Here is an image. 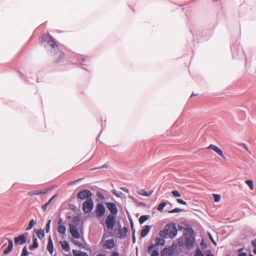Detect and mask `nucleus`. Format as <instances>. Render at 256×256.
<instances>
[{
    "instance_id": "nucleus-38",
    "label": "nucleus",
    "mask_w": 256,
    "mask_h": 256,
    "mask_svg": "<svg viewBox=\"0 0 256 256\" xmlns=\"http://www.w3.org/2000/svg\"><path fill=\"white\" fill-rule=\"evenodd\" d=\"M252 245L254 247V249L253 250V252L256 254V239L254 240L252 242Z\"/></svg>"
},
{
    "instance_id": "nucleus-19",
    "label": "nucleus",
    "mask_w": 256,
    "mask_h": 256,
    "mask_svg": "<svg viewBox=\"0 0 256 256\" xmlns=\"http://www.w3.org/2000/svg\"><path fill=\"white\" fill-rule=\"evenodd\" d=\"M72 253L74 256H88L86 252L79 250H72Z\"/></svg>"
},
{
    "instance_id": "nucleus-25",
    "label": "nucleus",
    "mask_w": 256,
    "mask_h": 256,
    "mask_svg": "<svg viewBox=\"0 0 256 256\" xmlns=\"http://www.w3.org/2000/svg\"><path fill=\"white\" fill-rule=\"evenodd\" d=\"M36 236H38L40 239H42V238H44V230H42V229H39V230H38L36 231Z\"/></svg>"
},
{
    "instance_id": "nucleus-5",
    "label": "nucleus",
    "mask_w": 256,
    "mask_h": 256,
    "mask_svg": "<svg viewBox=\"0 0 256 256\" xmlns=\"http://www.w3.org/2000/svg\"><path fill=\"white\" fill-rule=\"evenodd\" d=\"M92 193L90 190H84L78 193L77 195V198L81 200H84L85 199L87 200V199L92 198Z\"/></svg>"
},
{
    "instance_id": "nucleus-44",
    "label": "nucleus",
    "mask_w": 256,
    "mask_h": 256,
    "mask_svg": "<svg viewBox=\"0 0 256 256\" xmlns=\"http://www.w3.org/2000/svg\"><path fill=\"white\" fill-rule=\"evenodd\" d=\"M206 256H213V255L211 254L210 250H208L207 252Z\"/></svg>"
},
{
    "instance_id": "nucleus-15",
    "label": "nucleus",
    "mask_w": 256,
    "mask_h": 256,
    "mask_svg": "<svg viewBox=\"0 0 256 256\" xmlns=\"http://www.w3.org/2000/svg\"><path fill=\"white\" fill-rule=\"evenodd\" d=\"M104 246L108 249H112L114 246V240L112 239L106 240Z\"/></svg>"
},
{
    "instance_id": "nucleus-43",
    "label": "nucleus",
    "mask_w": 256,
    "mask_h": 256,
    "mask_svg": "<svg viewBox=\"0 0 256 256\" xmlns=\"http://www.w3.org/2000/svg\"><path fill=\"white\" fill-rule=\"evenodd\" d=\"M110 256H118V254L117 252H113Z\"/></svg>"
},
{
    "instance_id": "nucleus-22",
    "label": "nucleus",
    "mask_w": 256,
    "mask_h": 256,
    "mask_svg": "<svg viewBox=\"0 0 256 256\" xmlns=\"http://www.w3.org/2000/svg\"><path fill=\"white\" fill-rule=\"evenodd\" d=\"M62 248L66 251H69L70 250V247L66 241H63L60 242Z\"/></svg>"
},
{
    "instance_id": "nucleus-23",
    "label": "nucleus",
    "mask_w": 256,
    "mask_h": 256,
    "mask_svg": "<svg viewBox=\"0 0 256 256\" xmlns=\"http://www.w3.org/2000/svg\"><path fill=\"white\" fill-rule=\"evenodd\" d=\"M152 193H153V191H150V192H146V191H144V190H142L140 192H138V194H140V196H147V197L150 196Z\"/></svg>"
},
{
    "instance_id": "nucleus-36",
    "label": "nucleus",
    "mask_w": 256,
    "mask_h": 256,
    "mask_svg": "<svg viewBox=\"0 0 256 256\" xmlns=\"http://www.w3.org/2000/svg\"><path fill=\"white\" fill-rule=\"evenodd\" d=\"M183 211V210L180 209L178 208H175L173 210H172L168 212L169 213H174V212H178Z\"/></svg>"
},
{
    "instance_id": "nucleus-8",
    "label": "nucleus",
    "mask_w": 256,
    "mask_h": 256,
    "mask_svg": "<svg viewBox=\"0 0 256 256\" xmlns=\"http://www.w3.org/2000/svg\"><path fill=\"white\" fill-rule=\"evenodd\" d=\"M164 238H157L155 240V244H151L148 246V252H150V251L152 250L153 248H154L155 246H158L159 245H164Z\"/></svg>"
},
{
    "instance_id": "nucleus-49",
    "label": "nucleus",
    "mask_w": 256,
    "mask_h": 256,
    "mask_svg": "<svg viewBox=\"0 0 256 256\" xmlns=\"http://www.w3.org/2000/svg\"><path fill=\"white\" fill-rule=\"evenodd\" d=\"M132 240H133V241L134 242V240H135V238H134V236H133V237H132Z\"/></svg>"
},
{
    "instance_id": "nucleus-50",
    "label": "nucleus",
    "mask_w": 256,
    "mask_h": 256,
    "mask_svg": "<svg viewBox=\"0 0 256 256\" xmlns=\"http://www.w3.org/2000/svg\"><path fill=\"white\" fill-rule=\"evenodd\" d=\"M249 256H252V255H250Z\"/></svg>"
},
{
    "instance_id": "nucleus-45",
    "label": "nucleus",
    "mask_w": 256,
    "mask_h": 256,
    "mask_svg": "<svg viewBox=\"0 0 256 256\" xmlns=\"http://www.w3.org/2000/svg\"><path fill=\"white\" fill-rule=\"evenodd\" d=\"M238 256H246V254L245 252L240 253Z\"/></svg>"
},
{
    "instance_id": "nucleus-4",
    "label": "nucleus",
    "mask_w": 256,
    "mask_h": 256,
    "mask_svg": "<svg viewBox=\"0 0 256 256\" xmlns=\"http://www.w3.org/2000/svg\"><path fill=\"white\" fill-rule=\"evenodd\" d=\"M106 224L108 230H112L116 224V216L108 214L106 218Z\"/></svg>"
},
{
    "instance_id": "nucleus-14",
    "label": "nucleus",
    "mask_w": 256,
    "mask_h": 256,
    "mask_svg": "<svg viewBox=\"0 0 256 256\" xmlns=\"http://www.w3.org/2000/svg\"><path fill=\"white\" fill-rule=\"evenodd\" d=\"M128 228L124 227L122 228H119L118 232V236L120 238H124L126 236Z\"/></svg>"
},
{
    "instance_id": "nucleus-46",
    "label": "nucleus",
    "mask_w": 256,
    "mask_h": 256,
    "mask_svg": "<svg viewBox=\"0 0 256 256\" xmlns=\"http://www.w3.org/2000/svg\"><path fill=\"white\" fill-rule=\"evenodd\" d=\"M130 226H131L132 229L133 230L134 224H133L132 222H130Z\"/></svg>"
},
{
    "instance_id": "nucleus-33",
    "label": "nucleus",
    "mask_w": 256,
    "mask_h": 256,
    "mask_svg": "<svg viewBox=\"0 0 256 256\" xmlns=\"http://www.w3.org/2000/svg\"><path fill=\"white\" fill-rule=\"evenodd\" d=\"M28 252L27 250V248L26 246H24L21 254V256H28Z\"/></svg>"
},
{
    "instance_id": "nucleus-32",
    "label": "nucleus",
    "mask_w": 256,
    "mask_h": 256,
    "mask_svg": "<svg viewBox=\"0 0 256 256\" xmlns=\"http://www.w3.org/2000/svg\"><path fill=\"white\" fill-rule=\"evenodd\" d=\"M212 196L214 197V201L216 202H218L220 201V196L217 194H213Z\"/></svg>"
},
{
    "instance_id": "nucleus-17",
    "label": "nucleus",
    "mask_w": 256,
    "mask_h": 256,
    "mask_svg": "<svg viewBox=\"0 0 256 256\" xmlns=\"http://www.w3.org/2000/svg\"><path fill=\"white\" fill-rule=\"evenodd\" d=\"M194 240L192 237H188L186 240V245L188 248H191L194 246Z\"/></svg>"
},
{
    "instance_id": "nucleus-21",
    "label": "nucleus",
    "mask_w": 256,
    "mask_h": 256,
    "mask_svg": "<svg viewBox=\"0 0 256 256\" xmlns=\"http://www.w3.org/2000/svg\"><path fill=\"white\" fill-rule=\"evenodd\" d=\"M56 195L54 196L46 204L42 206V208L44 211H46L48 207L50 204L52 200L56 197Z\"/></svg>"
},
{
    "instance_id": "nucleus-42",
    "label": "nucleus",
    "mask_w": 256,
    "mask_h": 256,
    "mask_svg": "<svg viewBox=\"0 0 256 256\" xmlns=\"http://www.w3.org/2000/svg\"><path fill=\"white\" fill-rule=\"evenodd\" d=\"M209 238H210V240L212 241V242L214 245H216V242L214 241V240L213 238H212V236H211L210 234H209Z\"/></svg>"
},
{
    "instance_id": "nucleus-10",
    "label": "nucleus",
    "mask_w": 256,
    "mask_h": 256,
    "mask_svg": "<svg viewBox=\"0 0 256 256\" xmlns=\"http://www.w3.org/2000/svg\"><path fill=\"white\" fill-rule=\"evenodd\" d=\"M26 241V238L25 234H22L14 238V242L16 244H22Z\"/></svg>"
},
{
    "instance_id": "nucleus-13",
    "label": "nucleus",
    "mask_w": 256,
    "mask_h": 256,
    "mask_svg": "<svg viewBox=\"0 0 256 256\" xmlns=\"http://www.w3.org/2000/svg\"><path fill=\"white\" fill-rule=\"evenodd\" d=\"M48 192L47 190H34L32 192H28V195L30 196H34L37 195H42L46 194Z\"/></svg>"
},
{
    "instance_id": "nucleus-3",
    "label": "nucleus",
    "mask_w": 256,
    "mask_h": 256,
    "mask_svg": "<svg viewBox=\"0 0 256 256\" xmlns=\"http://www.w3.org/2000/svg\"><path fill=\"white\" fill-rule=\"evenodd\" d=\"M94 208V201L92 198L87 199L82 205V208L84 213L88 214Z\"/></svg>"
},
{
    "instance_id": "nucleus-41",
    "label": "nucleus",
    "mask_w": 256,
    "mask_h": 256,
    "mask_svg": "<svg viewBox=\"0 0 256 256\" xmlns=\"http://www.w3.org/2000/svg\"><path fill=\"white\" fill-rule=\"evenodd\" d=\"M240 145L248 152H250L247 146L245 144H242Z\"/></svg>"
},
{
    "instance_id": "nucleus-37",
    "label": "nucleus",
    "mask_w": 256,
    "mask_h": 256,
    "mask_svg": "<svg viewBox=\"0 0 256 256\" xmlns=\"http://www.w3.org/2000/svg\"><path fill=\"white\" fill-rule=\"evenodd\" d=\"M150 252H151L150 256H159V253L156 250H152Z\"/></svg>"
},
{
    "instance_id": "nucleus-47",
    "label": "nucleus",
    "mask_w": 256,
    "mask_h": 256,
    "mask_svg": "<svg viewBox=\"0 0 256 256\" xmlns=\"http://www.w3.org/2000/svg\"><path fill=\"white\" fill-rule=\"evenodd\" d=\"M96 256H106L104 254H98Z\"/></svg>"
},
{
    "instance_id": "nucleus-18",
    "label": "nucleus",
    "mask_w": 256,
    "mask_h": 256,
    "mask_svg": "<svg viewBox=\"0 0 256 256\" xmlns=\"http://www.w3.org/2000/svg\"><path fill=\"white\" fill-rule=\"evenodd\" d=\"M13 248V242L11 240H8V247L4 250V254H8Z\"/></svg>"
},
{
    "instance_id": "nucleus-40",
    "label": "nucleus",
    "mask_w": 256,
    "mask_h": 256,
    "mask_svg": "<svg viewBox=\"0 0 256 256\" xmlns=\"http://www.w3.org/2000/svg\"><path fill=\"white\" fill-rule=\"evenodd\" d=\"M60 56V60H56V62H59L60 60H62V59H64V53L61 52L60 54V56Z\"/></svg>"
},
{
    "instance_id": "nucleus-7",
    "label": "nucleus",
    "mask_w": 256,
    "mask_h": 256,
    "mask_svg": "<svg viewBox=\"0 0 256 256\" xmlns=\"http://www.w3.org/2000/svg\"><path fill=\"white\" fill-rule=\"evenodd\" d=\"M106 206L110 211L111 214L116 216L118 212V210L116 205L112 202L106 203Z\"/></svg>"
},
{
    "instance_id": "nucleus-2",
    "label": "nucleus",
    "mask_w": 256,
    "mask_h": 256,
    "mask_svg": "<svg viewBox=\"0 0 256 256\" xmlns=\"http://www.w3.org/2000/svg\"><path fill=\"white\" fill-rule=\"evenodd\" d=\"M46 42L51 48L56 50L58 48V46L56 44V40L52 36L48 34H44L41 39L42 43Z\"/></svg>"
},
{
    "instance_id": "nucleus-6",
    "label": "nucleus",
    "mask_w": 256,
    "mask_h": 256,
    "mask_svg": "<svg viewBox=\"0 0 256 256\" xmlns=\"http://www.w3.org/2000/svg\"><path fill=\"white\" fill-rule=\"evenodd\" d=\"M106 208L103 204L98 203L96 204L95 214L98 218H101L104 215Z\"/></svg>"
},
{
    "instance_id": "nucleus-26",
    "label": "nucleus",
    "mask_w": 256,
    "mask_h": 256,
    "mask_svg": "<svg viewBox=\"0 0 256 256\" xmlns=\"http://www.w3.org/2000/svg\"><path fill=\"white\" fill-rule=\"evenodd\" d=\"M38 246V242L36 238H33V244L32 246H30V249L32 250L34 248H36Z\"/></svg>"
},
{
    "instance_id": "nucleus-48",
    "label": "nucleus",
    "mask_w": 256,
    "mask_h": 256,
    "mask_svg": "<svg viewBox=\"0 0 256 256\" xmlns=\"http://www.w3.org/2000/svg\"><path fill=\"white\" fill-rule=\"evenodd\" d=\"M196 95H197V94H192L190 96L192 97V96H196Z\"/></svg>"
},
{
    "instance_id": "nucleus-27",
    "label": "nucleus",
    "mask_w": 256,
    "mask_h": 256,
    "mask_svg": "<svg viewBox=\"0 0 256 256\" xmlns=\"http://www.w3.org/2000/svg\"><path fill=\"white\" fill-rule=\"evenodd\" d=\"M161 253L162 256H172L171 252L168 248H164Z\"/></svg>"
},
{
    "instance_id": "nucleus-12",
    "label": "nucleus",
    "mask_w": 256,
    "mask_h": 256,
    "mask_svg": "<svg viewBox=\"0 0 256 256\" xmlns=\"http://www.w3.org/2000/svg\"><path fill=\"white\" fill-rule=\"evenodd\" d=\"M58 232L60 234H64L66 231V228L64 226V223L63 222L62 218L60 219L58 222Z\"/></svg>"
},
{
    "instance_id": "nucleus-1",
    "label": "nucleus",
    "mask_w": 256,
    "mask_h": 256,
    "mask_svg": "<svg viewBox=\"0 0 256 256\" xmlns=\"http://www.w3.org/2000/svg\"><path fill=\"white\" fill-rule=\"evenodd\" d=\"M178 231L174 225L168 224L164 230H162L159 232V235L162 238H166L168 236L170 238H174Z\"/></svg>"
},
{
    "instance_id": "nucleus-29",
    "label": "nucleus",
    "mask_w": 256,
    "mask_h": 256,
    "mask_svg": "<svg viewBox=\"0 0 256 256\" xmlns=\"http://www.w3.org/2000/svg\"><path fill=\"white\" fill-rule=\"evenodd\" d=\"M245 182L249 186L250 190L254 189L253 182L252 180H246Z\"/></svg>"
},
{
    "instance_id": "nucleus-11",
    "label": "nucleus",
    "mask_w": 256,
    "mask_h": 256,
    "mask_svg": "<svg viewBox=\"0 0 256 256\" xmlns=\"http://www.w3.org/2000/svg\"><path fill=\"white\" fill-rule=\"evenodd\" d=\"M208 148L214 150L216 153H217L219 156H220L222 158H224V156L223 154L222 151L220 148H219L217 146L211 144L208 147Z\"/></svg>"
},
{
    "instance_id": "nucleus-34",
    "label": "nucleus",
    "mask_w": 256,
    "mask_h": 256,
    "mask_svg": "<svg viewBox=\"0 0 256 256\" xmlns=\"http://www.w3.org/2000/svg\"><path fill=\"white\" fill-rule=\"evenodd\" d=\"M50 223H51V220H50L48 222L46 225V233H48L50 232Z\"/></svg>"
},
{
    "instance_id": "nucleus-28",
    "label": "nucleus",
    "mask_w": 256,
    "mask_h": 256,
    "mask_svg": "<svg viewBox=\"0 0 256 256\" xmlns=\"http://www.w3.org/2000/svg\"><path fill=\"white\" fill-rule=\"evenodd\" d=\"M36 224V222L34 220H33V219L31 220L30 221L28 225V227L26 228V230H30Z\"/></svg>"
},
{
    "instance_id": "nucleus-24",
    "label": "nucleus",
    "mask_w": 256,
    "mask_h": 256,
    "mask_svg": "<svg viewBox=\"0 0 256 256\" xmlns=\"http://www.w3.org/2000/svg\"><path fill=\"white\" fill-rule=\"evenodd\" d=\"M150 216L149 215H142L140 216V217L139 218V222L140 224H143L144 222H145L146 220H148L150 218Z\"/></svg>"
},
{
    "instance_id": "nucleus-16",
    "label": "nucleus",
    "mask_w": 256,
    "mask_h": 256,
    "mask_svg": "<svg viewBox=\"0 0 256 256\" xmlns=\"http://www.w3.org/2000/svg\"><path fill=\"white\" fill-rule=\"evenodd\" d=\"M47 249L50 254H52L54 250V244L50 236L48 238Z\"/></svg>"
},
{
    "instance_id": "nucleus-51",
    "label": "nucleus",
    "mask_w": 256,
    "mask_h": 256,
    "mask_svg": "<svg viewBox=\"0 0 256 256\" xmlns=\"http://www.w3.org/2000/svg\"><path fill=\"white\" fill-rule=\"evenodd\" d=\"M229 256V255H228V256Z\"/></svg>"
},
{
    "instance_id": "nucleus-31",
    "label": "nucleus",
    "mask_w": 256,
    "mask_h": 256,
    "mask_svg": "<svg viewBox=\"0 0 256 256\" xmlns=\"http://www.w3.org/2000/svg\"><path fill=\"white\" fill-rule=\"evenodd\" d=\"M194 256H204L200 248H197L196 250Z\"/></svg>"
},
{
    "instance_id": "nucleus-35",
    "label": "nucleus",
    "mask_w": 256,
    "mask_h": 256,
    "mask_svg": "<svg viewBox=\"0 0 256 256\" xmlns=\"http://www.w3.org/2000/svg\"><path fill=\"white\" fill-rule=\"evenodd\" d=\"M172 194L173 196L175 198H178L180 196V194L179 192L177 190H173L172 192Z\"/></svg>"
},
{
    "instance_id": "nucleus-39",
    "label": "nucleus",
    "mask_w": 256,
    "mask_h": 256,
    "mask_svg": "<svg viewBox=\"0 0 256 256\" xmlns=\"http://www.w3.org/2000/svg\"><path fill=\"white\" fill-rule=\"evenodd\" d=\"M176 202L178 204H183V205H186V202H184V200H181V199H177L176 200Z\"/></svg>"
},
{
    "instance_id": "nucleus-30",
    "label": "nucleus",
    "mask_w": 256,
    "mask_h": 256,
    "mask_svg": "<svg viewBox=\"0 0 256 256\" xmlns=\"http://www.w3.org/2000/svg\"><path fill=\"white\" fill-rule=\"evenodd\" d=\"M166 204L165 202H161L158 206L157 210L160 212H162L164 208L166 206Z\"/></svg>"
},
{
    "instance_id": "nucleus-20",
    "label": "nucleus",
    "mask_w": 256,
    "mask_h": 256,
    "mask_svg": "<svg viewBox=\"0 0 256 256\" xmlns=\"http://www.w3.org/2000/svg\"><path fill=\"white\" fill-rule=\"evenodd\" d=\"M150 228V226H146L141 232L140 236L142 238L146 236L148 233Z\"/></svg>"
},
{
    "instance_id": "nucleus-9",
    "label": "nucleus",
    "mask_w": 256,
    "mask_h": 256,
    "mask_svg": "<svg viewBox=\"0 0 256 256\" xmlns=\"http://www.w3.org/2000/svg\"><path fill=\"white\" fill-rule=\"evenodd\" d=\"M70 232L72 236L76 238H80V234L78 232L77 227L75 226H70Z\"/></svg>"
}]
</instances>
